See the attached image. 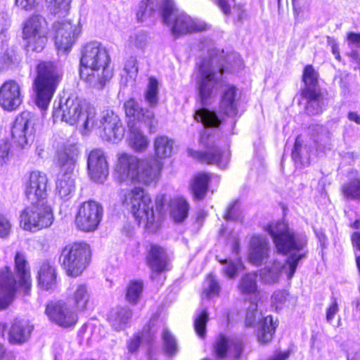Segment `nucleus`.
Returning <instances> with one entry per match:
<instances>
[{"label":"nucleus","mask_w":360,"mask_h":360,"mask_svg":"<svg viewBox=\"0 0 360 360\" xmlns=\"http://www.w3.org/2000/svg\"><path fill=\"white\" fill-rule=\"evenodd\" d=\"M52 117L53 122L62 121L70 125L80 124L82 134L91 130H98L103 140L110 141L112 136V110L101 112L99 120H96L95 108L89 106L77 97H69L65 101L53 103Z\"/></svg>","instance_id":"1"},{"label":"nucleus","mask_w":360,"mask_h":360,"mask_svg":"<svg viewBox=\"0 0 360 360\" xmlns=\"http://www.w3.org/2000/svg\"><path fill=\"white\" fill-rule=\"evenodd\" d=\"M150 193L143 188L136 186L124 195L122 204L126 206L139 226L146 230L159 229L167 217V198L164 193L158 194L152 205Z\"/></svg>","instance_id":"2"},{"label":"nucleus","mask_w":360,"mask_h":360,"mask_svg":"<svg viewBox=\"0 0 360 360\" xmlns=\"http://www.w3.org/2000/svg\"><path fill=\"white\" fill-rule=\"evenodd\" d=\"M47 181H29L25 194L31 205L25 207L20 216V225L25 231L36 232L50 226L53 221L51 207L47 205Z\"/></svg>","instance_id":"3"},{"label":"nucleus","mask_w":360,"mask_h":360,"mask_svg":"<svg viewBox=\"0 0 360 360\" xmlns=\"http://www.w3.org/2000/svg\"><path fill=\"white\" fill-rule=\"evenodd\" d=\"M13 264L15 276L10 266L0 270V309L13 302L18 290L28 295L32 287L30 266L25 252L16 251Z\"/></svg>","instance_id":"4"},{"label":"nucleus","mask_w":360,"mask_h":360,"mask_svg":"<svg viewBox=\"0 0 360 360\" xmlns=\"http://www.w3.org/2000/svg\"><path fill=\"white\" fill-rule=\"evenodd\" d=\"M37 75L33 83L36 104L42 110L47 109L60 83L62 74L51 62H41L37 67Z\"/></svg>","instance_id":"5"},{"label":"nucleus","mask_w":360,"mask_h":360,"mask_svg":"<svg viewBox=\"0 0 360 360\" xmlns=\"http://www.w3.org/2000/svg\"><path fill=\"white\" fill-rule=\"evenodd\" d=\"M319 74L311 64L304 67L302 81L304 86L300 90L301 97L305 100L304 110L308 115H318L322 112L325 95L317 88Z\"/></svg>","instance_id":"6"},{"label":"nucleus","mask_w":360,"mask_h":360,"mask_svg":"<svg viewBox=\"0 0 360 360\" xmlns=\"http://www.w3.org/2000/svg\"><path fill=\"white\" fill-rule=\"evenodd\" d=\"M174 4L169 1L162 4V16L163 22L169 24L173 22L172 32L176 37L193 32H200L208 30L210 25L206 22L191 18L184 14H177Z\"/></svg>","instance_id":"7"},{"label":"nucleus","mask_w":360,"mask_h":360,"mask_svg":"<svg viewBox=\"0 0 360 360\" xmlns=\"http://www.w3.org/2000/svg\"><path fill=\"white\" fill-rule=\"evenodd\" d=\"M91 257L90 246L85 243L66 245L62 250L60 261L66 274L78 276L88 266Z\"/></svg>","instance_id":"8"},{"label":"nucleus","mask_w":360,"mask_h":360,"mask_svg":"<svg viewBox=\"0 0 360 360\" xmlns=\"http://www.w3.org/2000/svg\"><path fill=\"white\" fill-rule=\"evenodd\" d=\"M198 73L196 89L202 105L217 96L219 79L214 70L211 57L204 58L195 65Z\"/></svg>","instance_id":"9"},{"label":"nucleus","mask_w":360,"mask_h":360,"mask_svg":"<svg viewBox=\"0 0 360 360\" xmlns=\"http://www.w3.org/2000/svg\"><path fill=\"white\" fill-rule=\"evenodd\" d=\"M265 230L271 236L276 251L283 255H287L292 251L299 252L306 245L305 242L297 240L295 234L284 221L269 223Z\"/></svg>","instance_id":"10"},{"label":"nucleus","mask_w":360,"mask_h":360,"mask_svg":"<svg viewBox=\"0 0 360 360\" xmlns=\"http://www.w3.org/2000/svg\"><path fill=\"white\" fill-rule=\"evenodd\" d=\"M245 347L242 339L219 333L212 343L211 350L215 360H242Z\"/></svg>","instance_id":"11"},{"label":"nucleus","mask_w":360,"mask_h":360,"mask_svg":"<svg viewBox=\"0 0 360 360\" xmlns=\"http://www.w3.org/2000/svg\"><path fill=\"white\" fill-rule=\"evenodd\" d=\"M48 27L46 20L41 15H32L24 23L23 39L27 41V51L41 52L47 41Z\"/></svg>","instance_id":"12"},{"label":"nucleus","mask_w":360,"mask_h":360,"mask_svg":"<svg viewBox=\"0 0 360 360\" xmlns=\"http://www.w3.org/2000/svg\"><path fill=\"white\" fill-rule=\"evenodd\" d=\"M103 216V206L95 200H88L81 203L75 216L77 228L84 232L96 231Z\"/></svg>","instance_id":"13"},{"label":"nucleus","mask_w":360,"mask_h":360,"mask_svg":"<svg viewBox=\"0 0 360 360\" xmlns=\"http://www.w3.org/2000/svg\"><path fill=\"white\" fill-rule=\"evenodd\" d=\"M110 61L109 50L99 42L88 43L82 50L81 68H111Z\"/></svg>","instance_id":"14"},{"label":"nucleus","mask_w":360,"mask_h":360,"mask_svg":"<svg viewBox=\"0 0 360 360\" xmlns=\"http://www.w3.org/2000/svg\"><path fill=\"white\" fill-rule=\"evenodd\" d=\"M34 124V116L29 111L22 112L17 116L11 127V137L14 143L24 148L30 141H32Z\"/></svg>","instance_id":"15"},{"label":"nucleus","mask_w":360,"mask_h":360,"mask_svg":"<svg viewBox=\"0 0 360 360\" xmlns=\"http://www.w3.org/2000/svg\"><path fill=\"white\" fill-rule=\"evenodd\" d=\"M55 44L59 51H68L75 42L80 28L70 21H58L53 25Z\"/></svg>","instance_id":"16"},{"label":"nucleus","mask_w":360,"mask_h":360,"mask_svg":"<svg viewBox=\"0 0 360 360\" xmlns=\"http://www.w3.org/2000/svg\"><path fill=\"white\" fill-rule=\"evenodd\" d=\"M146 262L151 270L150 278L154 280L160 274L170 270L169 259L165 249L158 245L150 244L146 256Z\"/></svg>","instance_id":"17"},{"label":"nucleus","mask_w":360,"mask_h":360,"mask_svg":"<svg viewBox=\"0 0 360 360\" xmlns=\"http://www.w3.org/2000/svg\"><path fill=\"white\" fill-rule=\"evenodd\" d=\"M46 314L52 322L64 328L75 325L77 321L75 311L63 302H51L47 304Z\"/></svg>","instance_id":"18"},{"label":"nucleus","mask_w":360,"mask_h":360,"mask_svg":"<svg viewBox=\"0 0 360 360\" xmlns=\"http://www.w3.org/2000/svg\"><path fill=\"white\" fill-rule=\"evenodd\" d=\"M22 86L15 80H8L0 87V105L6 110L17 109L22 102Z\"/></svg>","instance_id":"19"},{"label":"nucleus","mask_w":360,"mask_h":360,"mask_svg":"<svg viewBox=\"0 0 360 360\" xmlns=\"http://www.w3.org/2000/svg\"><path fill=\"white\" fill-rule=\"evenodd\" d=\"M124 108L126 116L128 117V127H134L141 124H147L149 127H152L153 112L141 108L134 98H130L124 102Z\"/></svg>","instance_id":"20"},{"label":"nucleus","mask_w":360,"mask_h":360,"mask_svg":"<svg viewBox=\"0 0 360 360\" xmlns=\"http://www.w3.org/2000/svg\"><path fill=\"white\" fill-rule=\"evenodd\" d=\"M112 76V68H81L80 77L86 84L97 89H103Z\"/></svg>","instance_id":"21"},{"label":"nucleus","mask_w":360,"mask_h":360,"mask_svg":"<svg viewBox=\"0 0 360 360\" xmlns=\"http://www.w3.org/2000/svg\"><path fill=\"white\" fill-rule=\"evenodd\" d=\"M89 174L92 180L105 179L108 166L103 152L100 149L92 150L87 160Z\"/></svg>","instance_id":"22"},{"label":"nucleus","mask_w":360,"mask_h":360,"mask_svg":"<svg viewBox=\"0 0 360 360\" xmlns=\"http://www.w3.org/2000/svg\"><path fill=\"white\" fill-rule=\"evenodd\" d=\"M195 158L207 165H217L224 168L229 163L230 153L223 150L217 145H212L205 151H198Z\"/></svg>","instance_id":"23"},{"label":"nucleus","mask_w":360,"mask_h":360,"mask_svg":"<svg viewBox=\"0 0 360 360\" xmlns=\"http://www.w3.org/2000/svg\"><path fill=\"white\" fill-rule=\"evenodd\" d=\"M238 88L234 84H228L223 91L219 103V113L222 117H235L238 114Z\"/></svg>","instance_id":"24"},{"label":"nucleus","mask_w":360,"mask_h":360,"mask_svg":"<svg viewBox=\"0 0 360 360\" xmlns=\"http://www.w3.org/2000/svg\"><path fill=\"white\" fill-rule=\"evenodd\" d=\"M270 247L267 240L257 235L252 236L248 260L254 265H261L269 257Z\"/></svg>","instance_id":"25"},{"label":"nucleus","mask_w":360,"mask_h":360,"mask_svg":"<svg viewBox=\"0 0 360 360\" xmlns=\"http://www.w3.org/2000/svg\"><path fill=\"white\" fill-rule=\"evenodd\" d=\"M33 330V326L28 320L15 319L8 333V339L11 344H22L27 342Z\"/></svg>","instance_id":"26"},{"label":"nucleus","mask_w":360,"mask_h":360,"mask_svg":"<svg viewBox=\"0 0 360 360\" xmlns=\"http://www.w3.org/2000/svg\"><path fill=\"white\" fill-rule=\"evenodd\" d=\"M169 214L174 224H181L188 218L190 205L188 200L182 195H176L169 202Z\"/></svg>","instance_id":"27"},{"label":"nucleus","mask_w":360,"mask_h":360,"mask_svg":"<svg viewBox=\"0 0 360 360\" xmlns=\"http://www.w3.org/2000/svg\"><path fill=\"white\" fill-rule=\"evenodd\" d=\"M278 327V321H274L271 315L262 317L259 321V326L257 329L256 336L258 342L262 345L270 343L275 335Z\"/></svg>","instance_id":"28"},{"label":"nucleus","mask_w":360,"mask_h":360,"mask_svg":"<svg viewBox=\"0 0 360 360\" xmlns=\"http://www.w3.org/2000/svg\"><path fill=\"white\" fill-rule=\"evenodd\" d=\"M142 159L132 155L123 153L118 157L117 168L118 171L132 176L134 179H138L140 174Z\"/></svg>","instance_id":"29"},{"label":"nucleus","mask_w":360,"mask_h":360,"mask_svg":"<svg viewBox=\"0 0 360 360\" xmlns=\"http://www.w3.org/2000/svg\"><path fill=\"white\" fill-rule=\"evenodd\" d=\"M142 159L132 155L123 153L118 157L117 168L118 171L132 176L134 179H138L140 174Z\"/></svg>","instance_id":"30"},{"label":"nucleus","mask_w":360,"mask_h":360,"mask_svg":"<svg viewBox=\"0 0 360 360\" xmlns=\"http://www.w3.org/2000/svg\"><path fill=\"white\" fill-rule=\"evenodd\" d=\"M39 285L44 290L53 289L56 285L55 268L49 262H43L38 271Z\"/></svg>","instance_id":"31"},{"label":"nucleus","mask_w":360,"mask_h":360,"mask_svg":"<svg viewBox=\"0 0 360 360\" xmlns=\"http://www.w3.org/2000/svg\"><path fill=\"white\" fill-rule=\"evenodd\" d=\"M194 120L207 128H217L222 121L214 110L205 108L197 109L193 115Z\"/></svg>","instance_id":"32"},{"label":"nucleus","mask_w":360,"mask_h":360,"mask_svg":"<svg viewBox=\"0 0 360 360\" xmlns=\"http://www.w3.org/2000/svg\"><path fill=\"white\" fill-rule=\"evenodd\" d=\"M89 292L85 284L79 283L72 286L69 298L79 310H84L89 300Z\"/></svg>","instance_id":"33"},{"label":"nucleus","mask_w":360,"mask_h":360,"mask_svg":"<svg viewBox=\"0 0 360 360\" xmlns=\"http://www.w3.org/2000/svg\"><path fill=\"white\" fill-rule=\"evenodd\" d=\"M162 169V163L158 159H142L140 174L154 180L160 176Z\"/></svg>","instance_id":"34"},{"label":"nucleus","mask_w":360,"mask_h":360,"mask_svg":"<svg viewBox=\"0 0 360 360\" xmlns=\"http://www.w3.org/2000/svg\"><path fill=\"white\" fill-rule=\"evenodd\" d=\"M172 141L166 136H157L154 140V153L155 158L161 160L172 155Z\"/></svg>","instance_id":"35"},{"label":"nucleus","mask_w":360,"mask_h":360,"mask_svg":"<svg viewBox=\"0 0 360 360\" xmlns=\"http://www.w3.org/2000/svg\"><path fill=\"white\" fill-rule=\"evenodd\" d=\"M129 145L136 152L141 153L146 150L149 146V140L143 135L137 126L129 127Z\"/></svg>","instance_id":"36"},{"label":"nucleus","mask_w":360,"mask_h":360,"mask_svg":"<svg viewBox=\"0 0 360 360\" xmlns=\"http://www.w3.org/2000/svg\"><path fill=\"white\" fill-rule=\"evenodd\" d=\"M58 162L60 165L61 172H63L64 178L70 179L75 170L76 162L75 155L67 153H61L58 157Z\"/></svg>","instance_id":"37"},{"label":"nucleus","mask_w":360,"mask_h":360,"mask_svg":"<svg viewBox=\"0 0 360 360\" xmlns=\"http://www.w3.org/2000/svg\"><path fill=\"white\" fill-rule=\"evenodd\" d=\"M257 276L255 273H248L242 277L238 286L241 293L253 294L257 292Z\"/></svg>","instance_id":"38"},{"label":"nucleus","mask_w":360,"mask_h":360,"mask_svg":"<svg viewBox=\"0 0 360 360\" xmlns=\"http://www.w3.org/2000/svg\"><path fill=\"white\" fill-rule=\"evenodd\" d=\"M143 284L141 281L139 280H132L129 283V285L127 288L126 291V298L127 300L132 302L134 304L136 303L139 300L142 291H143Z\"/></svg>","instance_id":"39"},{"label":"nucleus","mask_w":360,"mask_h":360,"mask_svg":"<svg viewBox=\"0 0 360 360\" xmlns=\"http://www.w3.org/2000/svg\"><path fill=\"white\" fill-rule=\"evenodd\" d=\"M75 191V181H56V193L64 200L70 199Z\"/></svg>","instance_id":"40"},{"label":"nucleus","mask_w":360,"mask_h":360,"mask_svg":"<svg viewBox=\"0 0 360 360\" xmlns=\"http://www.w3.org/2000/svg\"><path fill=\"white\" fill-rule=\"evenodd\" d=\"M158 82L154 77L149 78L145 98L151 106H155L158 103Z\"/></svg>","instance_id":"41"},{"label":"nucleus","mask_w":360,"mask_h":360,"mask_svg":"<svg viewBox=\"0 0 360 360\" xmlns=\"http://www.w3.org/2000/svg\"><path fill=\"white\" fill-rule=\"evenodd\" d=\"M208 320L209 316L206 309H202L194 320L195 331L200 338H205L206 335V326Z\"/></svg>","instance_id":"42"},{"label":"nucleus","mask_w":360,"mask_h":360,"mask_svg":"<svg viewBox=\"0 0 360 360\" xmlns=\"http://www.w3.org/2000/svg\"><path fill=\"white\" fill-rule=\"evenodd\" d=\"M72 0H46L51 11L55 15H65L70 8Z\"/></svg>","instance_id":"43"},{"label":"nucleus","mask_w":360,"mask_h":360,"mask_svg":"<svg viewBox=\"0 0 360 360\" xmlns=\"http://www.w3.org/2000/svg\"><path fill=\"white\" fill-rule=\"evenodd\" d=\"M150 329L148 328L146 330H140L134 334L132 338L127 342V348L130 353L136 352L141 346L142 340L147 335H150Z\"/></svg>","instance_id":"44"},{"label":"nucleus","mask_w":360,"mask_h":360,"mask_svg":"<svg viewBox=\"0 0 360 360\" xmlns=\"http://www.w3.org/2000/svg\"><path fill=\"white\" fill-rule=\"evenodd\" d=\"M209 181H193L191 184V190L194 200L204 199L208 191Z\"/></svg>","instance_id":"45"},{"label":"nucleus","mask_w":360,"mask_h":360,"mask_svg":"<svg viewBox=\"0 0 360 360\" xmlns=\"http://www.w3.org/2000/svg\"><path fill=\"white\" fill-rule=\"evenodd\" d=\"M13 158L11 144L6 139L0 140V166L8 165Z\"/></svg>","instance_id":"46"},{"label":"nucleus","mask_w":360,"mask_h":360,"mask_svg":"<svg viewBox=\"0 0 360 360\" xmlns=\"http://www.w3.org/2000/svg\"><path fill=\"white\" fill-rule=\"evenodd\" d=\"M342 193L347 199L360 200V181H351L342 186Z\"/></svg>","instance_id":"47"},{"label":"nucleus","mask_w":360,"mask_h":360,"mask_svg":"<svg viewBox=\"0 0 360 360\" xmlns=\"http://www.w3.org/2000/svg\"><path fill=\"white\" fill-rule=\"evenodd\" d=\"M163 345L165 352L169 355H174L177 352L176 340L168 331L163 334Z\"/></svg>","instance_id":"48"},{"label":"nucleus","mask_w":360,"mask_h":360,"mask_svg":"<svg viewBox=\"0 0 360 360\" xmlns=\"http://www.w3.org/2000/svg\"><path fill=\"white\" fill-rule=\"evenodd\" d=\"M132 314L131 311L129 309H120L116 312L115 321L120 329L124 327L128 323Z\"/></svg>","instance_id":"49"},{"label":"nucleus","mask_w":360,"mask_h":360,"mask_svg":"<svg viewBox=\"0 0 360 360\" xmlns=\"http://www.w3.org/2000/svg\"><path fill=\"white\" fill-rule=\"evenodd\" d=\"M279 276V271L272 267H266L261 271V277L264 281L267 283H276L278 281Z\"/></svg>","instance_id":"50"},{"label":"nucleus","mask_w":360,"mask_h":360,"mask_svg":"<svg viewBox=\"0 0 360 360\" xmlns=\"http://www.w3.org/2000/svg\"><path fill=\"white\" fill-rule=\"evenodd\" d=\"M16 60V56L13 51H6L0 55V69L1 70L10 68Z\"/></svg>","instance_id":"51"},{"label":"nucleus","mask_w":360,"mask_h":360,"mask_svg":"<svg viewBox=\"0 0 360 360\" xmlns=\"http://www.w3.org/2000/svg\"><path fill=\"white\" fill-rule=\"evenodd\" d=\"M208 278L210 280V283L208 287L204 289L203 293L207 297L210 298L219 295L220 291V286L214 278V276L209 275Z\"/></svg>","instance_id":"52"},{"label":"nucleus","mask_w":360,"mask_h":360,"mask_svg":"<svg viewBox=\"0 0 360 360\" xmlns=\"http://www.w3.org/2000/svg\"><path fill=\"white\" fill-rule=\"evenodd\" d=\"M350 227L357 230L351 234V242L352 247L360 252V219H356Z\"/></svg>","instance_id":"53"},{"label":"nucleus","mask_w":360,"mask_h":360,"mask_svg":"<svg viewBox=\"0 0 360 360\" xmlns=\"http://www.w3.org/2000/svg\"><path fill=\"white\" fill-rule=\"evenodd\" d=\"M338 311L339 304L338 299L335 297H332L331 303L329 304L326 310V319L327 321L331 322L334 319L335 316L338 312Z\"/></svg>","instance_id":"54"},{"label":"nucleus","mask_w":360,"mask_h":360,"mask_svg":"<svg viewBox=\"0 0 360 360\" xmlns=\"http://www.w3.org/2000/svg\"><path fill=\"white\" fill-rule=\"evenodd\" d=\"M302 147V143L300 140L299 136H297L295 139V141L294 143V146H293V150L292 151L291 155H292V160H294V162L295 163H299L301 165L303 164L302 155H301Z\"/></svg>","instance_id":"55"},{"label":"nucleus","mask_w":360,"mask_h":360,"mask_svg":"<svg viewBox=\"0 0 360 360\" xmlns=\"http://www.w3.org/2000/svg\"><path fill=\"white\" fill-rule=\"evenodd\" d=\"M11 231V224L10 221L4 215L0 214V238H7Z\"/></svg>","instance_id":"56"},{"label":"nucleus","mask_w":360,"mask_h":360,"mask_svg":"<svg viewBox=\"0 0 360 360\" xmlns=\"http://www.w3.org/2000/svg\"><path fill=\"white\" fill-rule=\"evenodd\" d=\"M238 202L236 200L231 202L224 213V218L226 220H234L237 217Z\"/></svg>","instance_id":"57"},{"label":"nucleus","mask_w":360,"mask_h":360,"mask_svg":"<svg viewBox=\"0 0 360 360\" xmlns=\"http://www.w3.org/2000/svg\"><path fill=\"white\" fill-rule=\"evenodd\" d=\"M292 260L289 262L286 261V263L289 264V271L288 272V278L290 279L294 276L300 259L302 257V255H300L298 256H291Z\"/></svg>","instance_id":"58"},{"label":"nucleus","mask_w":360,"mask_h":360,"mask_svg":"<svg viewBox=\"0 0 360 360\" xmlns=\"http://www.w3.org/2000/svg\"><path fill=\"white\" fill-rule=\"evenodd\" d=\"M291 354V350L285 351L276 350L274 354L268 360H288Z\"/></svg>","instance_id":"59"},{"label":"nucleus","mask_w":360,"mask_h":360,"mask_svg":"<svg viewBox=\"0 0 360 360\" xmlns=\"http://www.w3.org/2000/svg\"><path fill=\"white\" fill-rule=\"evenodd\" d=\"M15 4L20 8L30 11L34 8L36 0H15Z\"/></svg>","instance_id":"60"},{"label":"nucleus","mask_w":360,"mask_h":360,"mask_svg":"<svg viewBox=\"0 0 360 360\" xmlns=\"http://www.w3.org/2000/svg\"><path fill=\"white\" fill-rule=\"evenodd\" d=\"M328 44L331 46V51L338 60H341L338 44L330 37H327Z\"/></svg>","instance_id":"61"},{"label":"nucleus","mask_w":360,"mask_h":360,"mask_svg":"<svg viewBox=\"0 0 360 360\" xmlns=\"http://www.w3.org/2000/svg\"><path fill=\"white\" fill-rule=\"evenodd\" d=\"M256 322V309L247 312L245 318V324L247 327H252Z\"/></svg>","instance_id":"62"},{"label":"nucleus","mask_w":360,"mask_h":360,"mask_svg":"<svg viewBox=\"0 0 360 360\" xmlns=\"http://www.w3.org/2000/svg\"><path fill=\"white\" fill-rule=\"evenodd\" d=\"M272 298L276 304H282L287 300V293L284 291H278L273 294Z\"/></svg>","instance_id":"63"},{"label":"nucleus","mask_w":360,"mask_h":360,"mask_svg":"<svg viewBox=\"0 0 360 360\" xmlns=\"http://www.w3.org/2000/svg\"><path fill=\"white\" fill-rule=\"evenodd\" d=\"M347 39L349 43L360 47V33L349 32L347 34Z\"/></svg>","instance_id":"64"}]
</instances>
